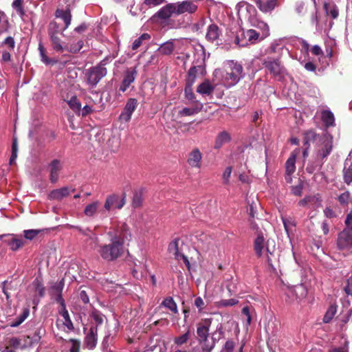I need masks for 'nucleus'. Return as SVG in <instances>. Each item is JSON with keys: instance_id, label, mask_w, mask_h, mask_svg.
Listing matches in <instances>:
<instances>
[{"instance_id": "16", "label": "nucleus", "mask_w": 352, "mask_h": 352, "mask_svg": "<svg viewBox=\"0 0 352 352\" xmlns=\"http://www.w3.org/2000/svg\"><path fill=\"white\" fill-rule=\"evenodd\" d=\"M176 14L194 13L197 10V5L193 1H184L175 3Z\"/></svg>"}, {"instance_id": "22", "label": "nucleus", "mask_w": 352, "mask_h": 352, "mask_svg": "<svg viewBox=\"0 0 352 352\" xmlns=\"http://www.w3.org/2000/svg\"><path fill=\"white\" fill-rule=\"evenodd\" d=\"M298 204L299 206L316 208L321 206V199L318 195L307 196L299 201Z\"/></svg>"}, {"instance_id": "45", "label": "nucleus", "mask_w": 352, "mask_h": 352, "mask_svg": "<svg viewBox=\"0 0 352 352\" xmlns=\"http://www.w3.org/2000/svg\"><path fill=\"white\" fill-rule=\"evenodd\" d=\"M137 106H138V100L135 98H129L127 100L126 104L124 109L126 111H129V113H131L133 114V113L135 110Z\"/></svg>"}, {"instance_id": "61", "label": "nucleus", "mask_w": 352, "mask_h": 352, "mask_svg": "<svg viewBox=\"0 0 352 352\" xmlns=\"http://www.w3.org/2000/svg\"><path fill=\"white\" fill-rule=\"evenodd\" d=\"M131 116H132L131 113H129V111H126L124 109V110L122 111V113H120V115L119 116V119L121 121L127 122H129L131 120Z\"/></svg>"}, {"instance_id": "25", "label": "nucleus", "mask_w": 352, "mask_h": 352, "mask_svg": "<svg viewBox=\"0 0 352 352\" xmlns=\"http://www.w3.org/2000/svg\"><path fill=\"white\" fill-rule=\"evenodd\" d=\"M173 14H176L175 3H169L162 8L155 15L161 19H167Z\"/></svg>"}, {"instance_id": "40", "label": "nucleus", "mask_w": 352, "mask_h": 352, "mask_svg": "<svg viewBox=\"0 0 352 352\" xmlns=\"http://www.w3.org/2000/svg\"><path fill=\"white\" fill-rule=\"evenodd\" d=\"M246 30L243 29L240 30L236 34L235 42L237 45L241 47H245L248 45V38L245 35H243V33L245 32Z\"/></svg>"}, {"instance_id": "50", "label": "nucleus", "mask_w": 352, "mask_h": 352, "mask_svg": "<svg viewBox=\"0 0 352 352\" xmlns=\"http://www.w3.org/2000/svg\"><path fill=\"white\" fill-rule=\"evenodd\" d=\"M282 221H283V223L284 225L285 230L286 232L287 233V234L289 235L290 228L295 227V226H296L295 222L291 218L287 219V218H285L283 217H282Z\"/></svg>"}, {"instance_id": "1", "label": "nucleus", "mask_w": 352, "mask_h": 352, "mask_svg": "<svg viewBox=\"0 0 352 352\" xmlns=\"http://www.w3.org/2000/svg\"><path fill=\"white\" fill-rule=\"evenodd\" d=\"M236 10L239 17H248V21L251 26L257 28L260 32L255 30H247L243 35L248 38V45L263 40L270 35L268 25L263 21L259 20L254 14L256 11L255 8L245 1H241L236 6Z\"/></svg>"}, {"instance_id": "41", "label": "nucleus", "mask_w": 352, "mask_h": 352, "mask_svg": "<svg viewBox=\"0 0 352 352\" xmlns=\"http://www.w3.org/2000/svg\"><path fill=\"white\" fill-rule=\"evenodd\" d=\"M162 305L168 308L173 313H177V304L171 297H168L165 298L162 302Z\"/></svg>"}, {"instance_id": "52", "label": "nucleus", "mask_w": 352, "mask_h": 352, "mask_svg": "<svg viewBox=\"0 0 352 352\" xmlns=\"http://www.w3.org/2000/svg\"><path fill=\"white\" fill-rule=\"evenodd\" d=\"M338 201L342 205L348 204L349 201H350V193H349V192L346 191V192L342 193L338 197Z\"/></svg>"}, {"instance_id": "35", "label": "nucleus", "mask_w": 352, "mask_h": 352, "mask_svg": "<svg viewBox=\"0 0 352 352\" xmlns=\"http://www.w3.org/2000/svg\"><path fill=\"white\" fill-rule=\"evenodd\" d=\"M69 195V190L67 187L54 190L51 192L50 197L52 199H61Z\"/></svg>"}, {"instance_id": "33", "label": "nucleus", "mask_w": 352, "mask_h": 352, "mask_svg": "<svg viewBox=\"0 0 352 352\" xmlns=\"http://www.w3.org/2000/svg\"><path fill=\"white\" fill-rule=\"evenodd\" d=\"M173 42V40H170L162 43L158 48L157 51L160 54L163 55L170 54L173 52L175 47Z\"/></svg>"}, {"instance_id": "47", "label": "nucleus", "mask_w": 352, "mask_h": 352, "mask_svg": "<svg viewBox=\"0 0 352 352\" xmlns=\"http://www.w3.org/2000/svg\"><path fill=\"white\" fill-rule=\"evenodd\" d=\"M38 51L43 63L46 65H49L52 63V61L47 56L45 49L41 43L38 44Z\"/></svg>"}, {"instance_id": "23", "label": "nucleus", "mask_w": 352, "mask_h": 352, "mask_svg": "<svg viewBox=\"0 0 352 352\" xmlns=\"http://www.w3.org/2000/svg\"><path fill=\"white\" fill-rule=\"evenodd\" d=\"M100 202L98 200L94 201L89 204H87L84 209V214L85 216L89 218H94L96 216V214L101 211L102 213H105L100 210Z\"/></svg>"}, {"instance_id": "20", "label": "nucleus", "mask_w": 352, "mask_h": 352, "mask_svg": "<svg viewBox=\"0 0 352 352\" xmlns=\"http://www.w3.org/2000/svg\"><path fill=\"white\" fill-rule=\"evenodd\" d=\"M280 0H256L258 9L264 13L271 12L279 5Z\"/></svg>"}, {"instance_id": "11", "label": "nucleus", "mask_w": 352, "mask_h": 352, "mask_svg": "<svg viewBox=\"0 0 352 352\" xmlns=\"http://www.w3.org/2000/svg\"><path fill=\"white\" fill-rule=\"evenodd\" d=\"M320 141L316 151V157L318 160H323L329 155L332 151L333 138L329 135H325Z\"/></svg>"}, {"instance_id": "38", "label": "nucleus", "mask_w": 352, "mask_h": 352, "mask_svg": "<svg viewBox=\"0 0 352 352\" xmlns=\"http://www.w3.org/2000/svg\"><path fill=\"white\" fill-rule=\"evenodd\" d=\"M151 39V35L147 33L142 34L140 36L136 38L132 45V49L133 50H137L140 45L145 41H148Z\"/></svg>"}, {"instance_id": "31", "label": "nucleus", "mask_w": 352, "mask_h": 352, "mask_svg": "<svg viewBox=\"0 0 352 352\" xmlns=\"http://www.w3.org/2000/svg\"><path fill=\"white\" fill-rule=\"evenodd\" d=\"M230 140V135L226 131H222L217 136L214 148L215 149H219L223 144L229 142Z\"/></svg>"}, {"instance_id": "14", "label": "nucleus", "mask_w": 352, "mask_h": 352, "mask_svg": "<svg viewBox=\"0 0 352 352\" xmlns=\"http://www.w3.org/2000/svg\"><path fill=\"white\" fill-rule=\"evenodd\" d=\"M137 73L135 67L127 69L124 72L122 81L119 87L120 91L125 92L126 91L130 85L135 81Z\"/></svg>"}, {"instance_id": "44", "label": "nucleus", "mask_w": 352, "mask_h": 352, "mask_svg": "<svg viewBox=\"0 0 352 352\" xmlns=\"http://www.w3.org/2000/svg\"><path fill=\"white\" fill-rule=\"evenodd\" d=\"M143 201V195L142 190L137 191L134 193L133 197V206L138 208L141 206Z\"/></svg>"}, {"instance_id": "27", "label": "nucleus", "mask_w": 352, "mask_h": 352, "mask_svg": "<svg viewBox=\"0 0 352 352\" xmlns=\"http://www.w3.org/2000/svg\"><path fill=\"white\" fill-rule=\"evenodd\" d=\"M132 272L133 276L137 279L142 278L148 272V267L145 263L138 261V263H135Z\"/></svg>"}, {"instance_id": "19", "label": "nucleus", "mask_w": 352, "mask_h": 352, "mask_svg": "<svg viewBox=\"0 0 352 352\" xmlns=\"http://www.w3.org/2000/svg\"><path fill=\"white\" fill-rule=\"evenodd\" d=\"M178 245H179V239H175V240L171 241L168 245V252L175 256V259H177L178 261L182 259L184 261V263L186 264V265L188 267H189L190 262H189L187 256H186L184 254H183L179 252Z\"/></svg>"}, {"instance_id": "28", "label": "nucleus", "mask_w": 352, "mask_h": 352, "mask_svg": "<svg viewBox=\"0 0 352 352\" xmlns=\"http://www.w3.org/2000/svg\"><path fill=\"white\" fill-rule=\"evenodd\" d=\"M62 290H63L62 282L55 284L54 285L52 286V287L51 289V295H52V298L56 302H59L61 306L65 305L64 300L62 298Z\"/></svg>"}, {"instance_id": "29", "label": "nucleus", "mask_w": 352, "mask_h": 352, "mask_svg": "<svg viewBox=\"0 0 352 352\" xmlns=\"http://www.w3.org/2000/svg\"><path fill=\"white\" fill-rule=\"evenodd\" d=\"M7 237L8 239H6L5 241L13 251L17 250L24 244V241L21 237H16L14 235H9Z\"/></svg>"}, {"instance_id": "24", "label": "nucleus", "mask_w": 352, "mask_h": 352, "mask_svg": "<svg viewBox=\"0 0 352 352\" xmlns=\"http://www.w3.org/2000/svg\"><path fill=\"white\" fill-rule=\"evenodd\" d=\"M203 104L196 101L195 103L192 104L190 106L184 107L179 111V114L181 116H193L198 113L202 109Z\"/></svg>"}, {"instance_id": "2", "label": "nucleus", "mask_w": 352, "mask_h": 352, "mask_svg": "<svg viewBox=\"0 0 352 352\" xmlns=\"http://www.w3.org/2000/svg\"><path fill=\"white\" fill-rule=\"evenodd\" d=\"M245 76L243 66L234 60L227 61L223 69H217L214 76L226 87L236 85Z\"/></svg>"}, {"instance_id": "64", "label": "nucleus", "mask_w": 352, "mask_h": 352, "mask_svg": "<svg viewBox=\"0 0 352 352\" xmlns=\"http://www.w3.org/2000/svg\"><path fill=\"white\" fill-rule=\"evenodd\" d=\"M234 344L231 340H228L223 347L221 352H232L234 349Z\"/></svg>"}, {"instance_id": "5", "label": "nucleus", "mask_w": 352, "mask_h": 352, "mask_svg": "<svg viewBox=\"0 0 352 352\" xmlns=\"http://www.w3.org/2000/svg\"><path fill=\"white\" fill-rule=\"evenodd\" d=\"M63 32V30H61V25L60 23L56 21L50 23L49 36L53 49L58 52H63L67 49V45L63 44L60 38V36H64Z\"/></svg>"}, {"instance_id": "62", "label": "nucleus", "mask_w": 352, "mask_h": 352, "mask_svg": "<svg viewBox=\"0 0 352 352\" xmlns=\"http://www.w3.org/2000/svg\"><path fill=\"white\" fill-rule=\"evenodd\" d=\"M335 313L336 309L333 307H331L324 315V321L328 322L333 318Z\"/></svg>"}, {"instance_id": "9", "label": "nucleus", "mask_w": 352, "mask_h": 352, "mask_svg": "<svg viewBox=\"0 0 352 352\" xmlns=\"http://www.w3.org/2000/svg\"><path fill=\"white\" fill-rule=\"evenodd\" d=\"M107 234L113 240L120 242L122 246L126 241H129L131 239L130 228L124 222L119 223L113 231H109Z\"/></svg>"}, {"instance_id": "57", "label": "nucleus", "mask_w": 352, "mask_h": 352, "mask_svg": "<svg viewBox=\"0 0 352 352\" xmlns=\"http://www.w3.org/2000/svg\"><path fill=\"white\" fill-rule=\"evenodd\" d=\"M71 343L70 352H79L80 342L77 340L71 339L69 341Z\"/></svg>"}, {"instance_id": "54", "label": "nucleus", "mask_w": 352, "mask_h": 352, "mask_svg": "<svg viewBox=\"0 0 352 352\" xmlns=\"http://www.w3.org/2000/svg\"><path fill=\"white\" fill-rule=\"evenodd\" d=\"M23 232H24V236L25 239L32 240L39 233V230H24Z\"/></svg>"}, {"instance_id": "12", "label": "nucleus", "mask_w": 352, "mask_h": 352, "mask_svg": "<svg viewBox=\"0 0 352 352\" xmlns=\"http://www.w3.org/2000/svg\"><path fill=\"white\" fill-rule=\"evenodd\" d=\"M125 195L120 196L118 194L109 195L106 197L102 212H111L114 209H121L125 205Z\"/></svg>"}, {"instance_id": "34", "label": "nucleus", "mask_w": 352, "mask_h": 352, "mask_svg": "<svg viewBox=\"0 0 352 352\" xmlns=\"http://www.w3.org/2000/svg\"><path fill=\"white\" fill-rule=\"evenodd\" d=\"M214 86L208 80L201 83L197 88V91L202 95H210L214 91Z\"/></svg>"}, {"instance_id": "32", "label": "nucleus", "mask_w": 352, "mask_h": 352, "mask_svg": "<svg viewBox=\"0 0 352 352\" xmlns=\"http://www.w3.org/2000/svg\"><path fill=\"white\" fill-rule=\"evenodd\" d=\"M219 35L220 32L217 25L212 24L208 26L206 35L208 41L213 42L219 38Z\"/></svg>"}, {"instance_id": "55", "label": "nucleus", "mask_w": 352, "mask_h": 352, "mask_svg": "<svg viewBox=\"0 0 352 352\" xmlns=\"http://www.w3.org/2000/svg\"><path fill=\"white\" fill-rule=\"evenodd\" d=\"M232 173V167L228 166L223 173L222 178L225 184H228Z\"/></svg>"}, {"instance_id": "46", "label": "nucleus", "mask_w": 352, "mask_h": 352, "mask_svg": "<svg viewBox=\"0 0 352 352\" xmlns=\"http://www.w3.org/2000/svg\"><path fill=\"white\" fill-rule=\"evenodd\" d=\"M328 352H349L348 342L344 340L340 346H332Z\"/></svg>"}, {"instance_id": "42", "label": "nucleus", "mask_w": 352, "mask_h": 352, "mask_svg": "<svg viewBox=\"0 0 352 352\" xmlns=\"http://www.w3.org/2000/svg\"><path fill=\"white\" fill-rule=\"evenodd\" d=\"M197 72V69L196 67H191L188 71L186 84L189 88L193 85V83L195 81Z\"/></svg>"}, {"instance_id": "7", "label": "nucleus", "mask_w": 352, "mask_h": 352, "mask_svg": "<svg viewBox=\"0 0 352 352\" xmlns=\"http://www.w3.org/2000/svg\"><path fill=\"white\" fill-rule=\"evenodd\" d=\"M283 290L285 293V301L289 304L298 302L305 298L307 294V289L302 284L295 286H285Z\"/></svg>"}, {"instance_id": "6", "label": "nucleus", "mask_w": 352, "mask_h": 352, "mask_svg": "<svg viewBox=\"0 0 352 352\" xmlns=\"http://www.w3.org/2000/svg\"><path fill=\"white\" fill-rule=\"evenodd\" d=\"M105 64L104 60H102L99 65L86 70L85 82L91 88L95 87L100 80L107 75Z\"/></svg>"}, {"instance_id": "59", "label": "nucleus", "mask_w": 352, "mask_h": 352, "mask_svg": "<svg viewBox=\"0 0 352 352\" xmlns=\"http://www.w3.org/2000/svg\"><path fill=\"white\" fill-rule=\"evenodd\" d=\"M93 318L97 325L102 324L104 322V316L98 311L93 312Z\"/></svg>"}, {"instance_id": "53", "label": "nucleus", "mask_w": 352, "mask_h": 352, "mask_svg": "<svg viewBox=\"0 0 352 352\" xmlns=\"http://www.w3.org/2000/svg\"><path fill=\"white\" fill-rule=\"evenodd\" d=\"M83 46V41H78L76 44L72 45L70 47L67 46V51H69L70 52L76 53L80 50V49Z\"/></svg>"}, {"instance_id": "58", "label": "nucleus", "mask_w": 352, "mask_h": 352, "mask_svg": "<svg viewBox=\"0 0 352 352\" xmlns=\"http://www.w3.org/2000/svg\"><path fill=\"white\" fill-rule=\"evenodd\" d=\"M3 45H6L10 50H13L15 47V42L12 36H8L3 41Z\"/></svg>"}, {"instance_id": "43", "label": "nucleus", "mask_w": 352, "mask_h": 352, "mask_svg": "<svg viewBox=\"0 0 352 352\" xmlns=\"http://www.w3.org/2000/svg\"><path fill=\"white\" fill-rule=\"evenodd\" d=\"M67 104L74 111H80L81 104L76 96H73L69 100H68Z\"/></svg>"}, {"instance_id": "3", "label": "nucleus", "mask_w": 352, "mask_h": 352, "mask_svg": "<svg viewBox=\"0 0 352 352\" xmlns=\"http://www.w3.org/2000/svg\"><path fill=\"white\" fill-rule=\"evenodd\" d=\"M210 325L208 321L198 325L197 329L198 344L192 347V352H211L214 347V342L208 339Z\"/></svg>"}, {"instance_id": "63", "label": "nucleus", "mask_w": 352, "mask_h": 352, "mask_svg": "<svg viewBox=\"0 0 352 352\" xmlns=\"http://www.w3.org/2000/svg\"><path fill=\"white\" fill-rule=\"evenodd\" d=\"M242 314L245 317L246 324L248 326L250 325V323H251L252 318H251L249 307H244L243 308V309H242Z\"/></svg>"}, {"instance_id": "8", "label": "nucleus", "mask_w": 352, "mask_h": 352, "mask_svg": "<svg viewBox=\"0 0 352 352\" xmlns=\"http://www.w3.org/2000/svg\"><path fill=\"white\" fill-rule=\"evenodd\" d=\"M254 250L259 256H265L268 262L271 261L270 255L275 250L274 241L267 240L265 243L263 236L258 235L254 241Z\"/></svg>"}, {"instance_id": "13", "label": "nucleus", "mask_w": 352, "mask_h": 352, "mask_svg": "<svg viewBox=\"0 0 352 352\" xmlns=\"http://www.w3.org/2000/svg\"><path fill=\"white\" fill-rule=\"evenodd\" d=\"M337 245L340 250H349L352 248V231L344 229L338 236Z\"/></svg>"}, {"instance_id": "21", "label": "nucleus", "mask_w": 352, "mask_h": 352, "mask_svg": "<svg viewBox=\"0 0 352 352\" xmlns=\"http://www.w3.org/2000/svg\"><path fill=\"white\" fill-rule=\"evenodd\" d=\"M61 310L60 314L63 317V320L58 319L56 321L57 325L59 327L60 324L63 326L64 330H72L74 329L73 323L69 318V313L66 309L65 305L61 306Z\"/></svg>"}, {"instance_id": "37", "label": "nucleus", "mask_w": 352, "mask_h": 352, "mask_svg": "<svg viewBox=\"0 0 352 352\" xmlns=\"http://www.w3.org/2000/svg\"><path fill=\"white\" fill-rule=\"evenodd\" d=\"M30 310L28 308L23 309L22 313L17 317V318L10 324V327H16L19 326L29 316Z\"/></svg>"}, {"instance_id": "60", "label": "nucleus", "mask_w": 352, "mask_h": 352, "mask_svg": "<svg viewBox=\"0 0 352 352\" xmlns=\"http://www.w3.org/2000/svg\"><path fill=\"white\" fill-rule=\"evenodd\" d=\"M131 116H132L131 113H129V111H126L124 109V110L122 111V113H120V115L119 116V119L121 121L127 122H129L131 120Z\"/></svg>"}, {"instance_id": "18", "label": "nucleus", "mask_w": 352, "mask_h": 352, "mask_svg": "<svg viewBox=\"0 0 352 352\" xmlns=\"http://www.w3.org/2000/svg\"><path fill=\"white\" fill-rule=\"evenodd\" d=\"M202 153L199 148H193L188 154L187 162L192 168H200L201 166Z\"/></svg>"}, {"instance_id": "26", "label": "nucleus", "mask_w": 352, "mask_h": 352, "mask_svg": "<svg viewBox=\"0 0 352 352\" xmlns=\"http://www.w3.org/2000/svg\"><path fill=\"white\" fill-rule=\"evenodd\" d=\"M55 16L56 18L60 19L64 23V26H61V30L65 31L71 24L72 14L69 10H63L58 9L56 11Z\"/></svg>"}, {"instance_id": "51", "label": "nucleus", "mask_w": 352, "mask_h": 352, "mask_svg": "<svg viewBox=\"0 0 352 352\" xmlns=\"http://www.w3.org/2000/svg\"><path fill=\"white\" fill-rule=\"evenodd\" d=\"M238 303V300L234 298L221 300L218 302L219 307H232Z\"/></svg>"}, {"instance_id": "48", "label": "nucleus", "mask_w": 352, "mask_h": 352, "mask_svg": "<svg viewBox=\"0 0 352 352\" xmlns=\"http://www.w3.org/2000/svg\"><path fill=\"white\" fill-rule=\"evenodd\" d=\"M316 137V133L312 130L307 131L304 134V146L309 145V142L313 141Z\"/></svg>"}, {"instance_id": "39", "label": "nucleus", "mask_w": 352, "mask_h": 352, "mask_svg": "<svg viewBox=\"0 0 352 352\" xmlns=\"http://www.w3.org/2000/svg\"><path fill=\"white\" fill-rule=\"evenodd\" d=\"M349 161L346 160L343 169V178L344 182L349 185L352 183V168L349 166L347 167Z\"/></svg>"}, {"instance_id": "49", "label": "nucleus", "mask_w": 352, "mask_h": 352, "mask_svg": "<svg viewBox=\"0 0 352 352\" xmlns=\"http://www.w3.org/2000/svg\"><path fill=\"white\" fill-rule=\"evenodd\" d=\"M12 8L21 16L24 15L25 12L23 8V0H14L12 3Z\"/></svg>"}, {"instance_id": "15", "label": "nucleus", "mask_w": 352, "mask_h": 352, "mask_svg": "<svg viewBox=\"0 0 352 352\" xmlns=\"http://www.w3.org/2000/svg\"><path fill=\"white\" fill-rule=\"evenodd\" d=\"M63 168V162L59 160H53L47 166L50 173V180L52 183H56L59 178V175Z\"/></svg>"}, {"instance_id": "36", "label": "nucleus", "mask_w": 352, "mask_h": 352, "mask_svg": "<svg viewBox=\"0 0 352 352\" xmlns=\"http://www.w3.org/2000/svg\"><path fill=\"white\" fill-rule=\"evenodd\" d=\"M322 120L327 126H333L334 124V116L333 113L329 110L322 111Z\"/></svg>"}, {"instance_id": "56", "label": "nucleus", "mask_w": 352, "mask_h": 352, "mask_svg": "<svg viewBox=\"0 0 352 352\" xmlns=\"http://www.w3.org/2000/svg\"><path fill=\"white\" fill-rule=\"evenodd\" d=\"M189 339V331H188L184 334L177 337L175 338V343L177 344H183L187 342V340Z\"/></svg>"}, {"instance_id": "10", "label": "nucleus", "mask_w": 352, "mask_h": 352, "mask_svg": "<svg viewBox=\"0 0 352 352\" xmlns=\"http://www.w3.org/2000/svg\"><path fill=\"white\" fill-rule=\"evenodd\" d=\"M263 65L275 78L280 80L287 74L286 69L278 58H267Z\"/></svg>"}, {"instance_id": "4", "label": "nucleus", "mask_w": 352, "mask_h": 352, "mask_svg": "<svg viewBox=\"0 0 352 352\" xmlns=\"http://www.w3.org/2000/svg\"><path fill=\"white\" fill-rule=\"evenodd\" d=\"M98 251L104 260L113 261L122 254L123 246L120 242L111 239L110 243L100 245Z\"/></svg>"}, {"instance_id": "30", "label": "nucleus", "mask_w": 352, "mask_h": 352, "mask_svg": "<svg viewBox=\"0 0 352 352\" xmlns=\"http://www.w3.org/2000/svg\"><path fill=\"white\" fill-rule=\"evenodd\" d=\"M96 336L97 327H91L85 337V343L89 349H92L95 347L97 340Z\"/></svg>"}, {"instance_id": "17", "label": "nucleus", "mask_w": 352, "mask_h": 352, "mask_svg": "<svg viewBox=\"0 0 352 352\" xmlns=\"http://www.w3.org/2000/svg\"><path fill=\"white\" fill-rule=\"evenodd\" d=\"M299 153V149L295 150L290 155V157L288 158L285 163V180L288 183L292 182V175L295 172L296 170V159L297 154Z\"/></svg>"}]
</instances>
